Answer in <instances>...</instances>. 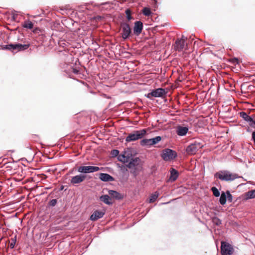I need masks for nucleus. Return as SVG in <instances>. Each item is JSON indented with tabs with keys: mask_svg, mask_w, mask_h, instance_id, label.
I'll return each mask as SVG.
<instances>
[{
	"mask_svg": "<svg viewBox=\"0 0 255 255\" xmlns=\"http://www.w3.org/2000/svg\"><path fill=\"white\" fill-rule=\"evenodd\" d=\"M100 170V167L93 166H80L77 168L78 172L84 174L94 173Z\"/></svg>",
	"mask_w": 255,
	"mask_h": 255,
	"instance_id": "5",
	"label": "nucleus"
},
{
	"mask_svg": "<svg viewBox=\"0 0 255 255\" xmlns=\"http://www.w3.org/2000/svg\"><path fill=\"white\" fill-rule=\"evenodd\" d=\"M126 14L127 16V18L128 19V20H130L132 19V16L131 15V11L130 9H127L126 10Z\"/></svg>",
	"mask_w": 255,
	"mask_h": 255,
	"instance_id": "29",
	"label": "nucleus"
},
{
	"mask_svg": "<svg viewBox=\"0 0 255 255\" xmlns=\"http://www.w3.org/2000/svg\"><path fill=\"white\" fill-rule=\"evenodd\" d=\"M161 140L160 136H157L154 138L150 139H143L140 140V144L142 146H151L157 144Z\"/></svg>",
	"mask_w": 255,
	"mask_h": 255,
	"instance_id": "8",
	"label": "nucleus"
},
{
	"mask_svg": "<svg viewBox=\"0 0 255 255\" xmlns=\"http://www.w3.org/2000/svg\"><path fill=\"white\" fill-rule=\"evenodd\" d=\"M158 197V194H154L152 195L149 199V202L152 203L154 202Z\"/></svg>",
	"mask_w": 255,
	"mask_h": 255,
	"instance_id": "28",
	"label": "nucleus"
},
{
	"mask_svg": "<svg viewBox=\"0 0 255 255\" xmlns=\"http://www.w3.org/2000/svg\"><path fill=\"white\" fill-rule=\"evenodd\" d=\"M213 222L217 226L221 224V221L218 218H214L213 219Z\"/></svg>",
	"mask_w": 255,
	"mask_h": 255,
	"instance_id": "31",
	"label": "nucleus"
},
{
	"mask_svg": "<svg viewBox=\"0 0 255 255\" xmlns=\"http://www.w3.org/2000/svg\"><path fill=\"white\" fill-rule=\"evenodd\" d=\"M142 13L145 16H149L151 14L150 8L146 7H145L143 8Z\"/></svg>",
	"mask_w": 255,
	"mask_h": 255,
	"instance_id": "26",
	"label": "nucleus"
},
{
	"mask_svg": "<svg viewBox=\"0 0 255 255\" xmlns=\"http://www.w3.org/2000/svg\"><path fill=\"white\" fill-rule=\"evenodd\" d=\"M100 199L101 201L106 203L107 205L112 204V202H111V199L109 195H104L100 197Z\"/></svg>",
	"mask_w": 255,
	"mask_h": 255,
	"instance_id": "21",
	"label": "nucleus"
},
{
	"mask_svg": "<svg viewBox=\"0 0 255 255\" xmlns=\"http://www.w3.org/2000/svg\"><path fill=\"white\" fill-rule=\"evenodd\" d=\"M131 33V29L129 25L126 23L124 22L121 24V36L124 40L128 39Z\"/></svg>",
	"mask_w": 255,
	"mask_h": 255,
	"instance_id": "6",
	"label": "nucleus"
},
{
	"mask_svg": "<svg viewBox=\"0 0 255 255\" xmlns=\"http://www.w3.org/2000/svg\"><path fill=\"white\" fill-rule=\"evenodd\" d=\"M226 194L227 196V198H228V201L229 202H231L232 201V198H233L232 194L230 193V192L229 191H226Z\"/></svg>",
	"mask_w": 255,
	"mask_h": 255,
	"instance_id": "30",
	"label": "nucleus"
},
{
	"mask_svg": "<svg viewBox=\"0 0 255 255\" xmlns=\"http://www.w3.org/2000/svg\"><path fill=\"white\" fill-rule=\"evenodd\" d=\"M147 133L146 129H142L139 130L133 131L129 133L126 138L127 142H131L141 139Z\"/></svg>",
	"mask_w": 255,
	"mask_h": 255,
	"instance_id": "2",
	"label": "nucleus"
},
{
	"mask_svg": "<svg viewBox=\"0 0 255 255\" xmlns=\"http://www.w3.org/2000/svg\"><path fill=\"white\" fill-rule=\"evenodd\" d=\"M177 156L176 151L172 149L166 148L162 151L161 157L165 161H170L175 158Z\"/></svg>",
	"mask_w": 255,
	"mask_h": 255,
	"instance_id": "4",
	"label": "nucleus"
},
{
	"mask_svg": "<svg viewBox=\"0 0 255 255\" xmlns=\"http://www.w3.org/2000/svg\"><path fill=\"white\" fill-rule=\"evenodd\" d=\"M105 212L103 211L96 210L90 216V219L92 221H97V220L102 218L105 215Z\"/></svg>",
	"mask_w": 255,
	"mask_h": 255,
	"instance_id": "16",
	"label": "nucleus"
},
{
	"mask_svg": "<svg viewBox=\"0 0 255 255\" xmlns=\"http://www.w3.org/2000/svg\"><path fill=\"white\" fill-rule=\"evenodd\" d=\"M246 199H252L255 197V190H252L246 193Z\"/></svg>",
	"mask_w": 255,
	"mask_h": 255,
	"instance_id": "24",
	"label": "nucleus"
},
{
	"mask_svg": "<svg viewBox=\"0 0 255 255\" xmlns=\"http://www.w3.org/2000/svg\"><path fill=\"white\" fill-rule=\"evenodd\" d=\"M240 117L247 122L249 125L253 128H255V115L249 116L245 112H241L239 113Z\"/></svg>",
	"mask_w": 255,
	"mask_h": 255,
	"instance_id": "7",
	"label": "nucleus"
},
{
	"mask_svg": "<svg viewBox=\"0 0 255 255\" xmlns=\"http://www.w3.org/2000/svg\"><path fill=\"white\" fill-rule=\"evenodd\" d=\"M170 176L169 180L171 181H175L177 179V178L179 176L178 172L176 169L172 168L170 169Z\"/></svg>",
	"mask_w": 255,
	"mask_h": 255,
	"instance_id": "19",
	"label": "nucleus"
},
{
	"mask_svg": "<svg viewBox=\"0 0 255 255\" xmlns=\"http://www.w3.org/2000/svg\"><path fill=\"white\" fill-rule=\"evenodd\" d=\"M57 200L54 199L50 200L49 202V205L52 207H54L57 204Z\"/></svg>",
	"mask_w": 255,
	"mask_h": 255,
	"instance_id": "32",
	"label": "nucleus"
},
{
	"mask_svg": "<svg viewBox=\"0 0 255 255\" xmlns=\"http://www.w3.org/2000/svg\"><path fill=\"white\" fill-rule=\"evenodd\" d=\"M187 37L182 35L180 39H178L175 43V49L178 51L183 50L187 45L186 44Z\"/></svg>",
	"mask_w": 255,
	"mask_h": 255,
	"instance_id": "11",
	"label": "nucleus"
},
{
	"mask_svg": "<svg viewBox=\"0 0 255 255\" xmlns=\"http://www.w3.org/2000/svg\"><path fill=\"white\" fill-rule=\"evenodd\" d=\"M211 191H212L213 195L215 197H219L220 196V192L216 187H212Z\"/></svg>",
	"mask_w": 255,
	"mask_h": 255,
	"instance_id": "27",
	"label": "nucleus"
},
{
	"mask_svg": "<svg viewBox=\"0 0 255 255\" xmlns=\"http://www.w3.org/2000/svg\"><path fill=\"white\" fill-rule=\"evenodd\" d=\"M221 252L222 255H231L233 253V248L229 243L222 242Z\"/></svg>",
	"mask_w": 255,
	"mask_h": 255,
	"instance_id": "9",
	"label": "nucleus"
},
{
	"mask_svg": "<svg viewBox=\"0 0 255 255\" xmlns=\"http://www.w3.org/2000/svg\"><path fill=\"white\" fill-rule=\"evenodd\" d=\"M219 201H220V203L221 205H223L226 204V201H227V196L226 194V192H222V193L221 194L220 198Z\"/></svg>",
	"mask_w": 255,
	"mask_h": 255,
	"instance_id": "23",
	"label": "nucleus"
},
{
	"mask_svg": "<svg viewBox=\"0 0 255 255\" xmlns=\"http://www.w3.org/2000/svg\"><path fill=\"white\" fill-rule=\"evenodd\" d=\"M22 26L24 28L31 29L32 28H33V24L30 20L27 19L25 20L22 23Z\"/></svg>",
	"mask_w": 255,
	"mask_h": 255,
	"instance_id": "22",
	"label": "nucleus"
},
{
	"mask_svg": "<svg viewBox=\"0 0 255 255\" xmlns=\"http://www.w3.org/2000/svg\"><path fill=\"white\" fill-rule=\"evenodd\" d=\"M126 157L125 156V155H120L118 157V159L119 161L124 162L126 161Z\"/></svg>",
	"mask_w": 255,
	"mask_h": 255,
	"instance_id": "34",
	"label": "nucleus"
},
{
	"mask_svg": "<svg viewBox=\"0 0 255 255\" xmlns=\"http://www.w3.org/2000/svg\"><path fill=\"white\" fill-rule=\"evenodd\" d=\"M29 47V44H10L4 45L2 49L8 50L13 53L27 49Z\"/></svg>",
	"mask_w": 255,
	"mask_h": 255,
	"instance_id": "3",
	"label": "nucleus"
},
{
	"mask_svg": "<svg viewBox=\"0 0 255 255\" xmlns=\"http://www.w3.org/2000/svg\"><path fill=\"white\" fill-rule=\"evenodd\" d=\"M188 130V127L178 126L177 127L176 133L179 136H184L187 134Z\"/></svg>",
	"mask_w": 255,
	"mask_h": 255,
	"instance_id": "17",
	"label": "nucleus"
},
{
	"mask_svg": "<svg viewBox=\"0 0 255 255\" xmlns=\"http://www.w3.org/2000/svg\"><path fill=\"white\" fill-rule=\"evenodd\" d=\"M127 166L129 169H133L134 172L140 170L141 168L140 159L138 157L133 159L127 165Z\"/></svg>",
	"mask_w": 255,
	"mask_h": 255,
	"instance_id": "10",
	"label": "nucleus"
},
{
	"mask_svg": "<svg viewBox=\"0 0 255 255\" xmlns=\"http://www.w3.org/2000/svg\"><path fill=\"white\" fill-rule=\"evenodd\" d=\"M146 97H147V98H151V97H152V96H151V95H150V93H149L147 94V96H146Z\"/></svg>",
	"mask_w": 255,
	"mask_h": 255,
	"instance_id": "37",
	"label": "nucleus"
},
{
	"mask_svg": "<svg viewBox=\"0 0 255 255\" xmlns=\"http://www.w3.org/2000/svg\"><path fill=\"white\" fill-rule=\"evenodd\" d=\"M150 94L154 97H161L166 94V92L164 89L162 88H157L153 90Z\"/></svg>",
	"mask_w": 255,
	"mask_h": 255,
	"instance_id": "15",
	"label": "nucleus"
},
{
	"mask_svg": "<svg viewBox=\"0 0 255 255\" xmlns=\"http://www.w3.org/2000/svg\"><path fill=\"white\" fill-rule=\"evenodd\" d=\"M109 195L113 198L120 199L122 198V195L118 192L114 190H109Z\"/></svg>",
	"mask_w": 255,
	"mask_h": 255,
	"instance_id": "20",
	"label": "nucleus"
},
{
	"mask_svg": "<svg viewBox=\"0 0 255 255\" xmlns=\"http://www.w3.org/2000/svg\"><path fill=\"white\" fill-rule=\"evenodd\" d=\"M214 176L222 181H233L240 177L238 174L231 173L228 170H222L216 172Z\"/></svg>",
	"mask_w": 255,
	"mask_h": 255,
	"instance_id": "1",
	"label": "nucleus"
},
{
	"mask_svg": "<svg viewBox=\"0 0 255 255\" xmlns=\"http://www.w3.org/2000/svg\"><path fill=\"white\" fill-rule=\"evenodd\" d=\"M86 178V175L80 174L76 176H73L71 179L70 183L71 184L73 185H76L84 181Z\"/></svg>",
	"mask_w": 255,
	"mask_h": 255,
	"instance_id": "13",
	"label": "nucleus"
},
{
	"mask_svg": "<svg viewBox=\"0 0 255 255\" xmlns=\"http://www.w3.org/2000/svg\"><path fill=\"white\" fill-rule=\"evenodd\" d=\"M252 140L254 142V144L255 145V131H253L252 133Z\"/></svg>",
	"mask_w": 255,
	"mask_h": 255,
	"instance_id": "35",
	"label": "nucleus"
},
{
	"mask_svg": "<svg viewBox=\"0 0 255 255\" xmlns=\"http://www.w3.org/2000/svg\"><path fill=\"white\" fill-rule=\"evenodd\" d=\"M16 242V236H15L13 238L10 239L9 241V247L11 249L14 248Z\"/></svg>",
	"mask_w": 255,
	"mask_h": 255,
	"instance_id": "25",
	"label": "nucleus"
},
{
	"mask_svg": "<svg viewBox=\"0 0 255 255\" xmlns=\"http://www.w3.org/2000/svg\"><path fill=\"white\" fill-rule=\"evenodd\" d=\"M71 68H72V72H73L74 73H75V74H78V72H79L78 70H76V69H75V68H73L72 67H71Z\"/></svg>",
	"mask_w": 255,
	"mask_h": 255,
	"instance_id": "36",
	"label": "nucleus"
},
{
	"mask_svg": "<svg viewBox=\"0 0 255 255\" xmlns=\"http://www.w3.org/2000/svg\"><path fill=\"white\" fill-rule=\"evenodd\" d=\"M99 178L101 180L105 182L113 181L114 180V178L107 173H100L99 174Z\"/></svg>",
	"mask_w": 255,
	"mask_h": 255,
	"instance_id": "18",
	"label": "nucleus"
},
{
	"mask_svg": "<svg viewBox=\"0 0 255 255\" xmlns=\"http://www.w3.org/2000/svg\"><path fill=\"white\" fill-rule=\"evenodd\" d=\"M119 153V151L118 150H117V149L112 150L111 151V154L114 157H116V156H118Z\"/></svg>",
	"mask_w": 255,
	"mask_h": 255,
	"instance_id": "33",
	"label": "nucleus"
},
{
	"mask_svg": "<svg viewBox=\"0 0 255 255\" xmlns=\"http://www.w3.org/2000/svg\"><path fill=\"white\" fill-rule=\"evenodd\" d=\"M143 29V24L140 21L135 22L133 27V33L137 36L139 35Z\"/></svg>",
	"mask_w": 255,
	"mask_h": 255,
	"instance_id": "14",
	"label": "nucleus"
},
{
	"mask_svg": "<svg viewBox=\"0 0 255 255\" xmlns=\"http://www.w3.org/2000/svg\"><path fill=\"white\" fill-rule=\"evenodd\" d=\"M202 145L199 142L192 143L187 146L186 151L189 154H194L202 147Z\"/></svg>",
	"mask_w": 255,
	"mask_h": 255,
	"instance_id": "12",
	"label": "nucleus"
}]
</instances>
